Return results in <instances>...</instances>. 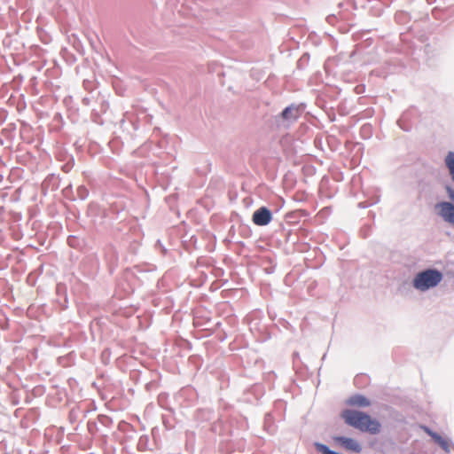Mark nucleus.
I'll return each mask as SVG.
<instances>
[{
	"instance_id": "nucleus-5",
	"label": "nucleus",
	"mask_w": 454,
	"mask_h": 454,
	"mask_svg": "<svg viewBox=\"0 0 454 454\" xmlns=\"http://www.w3.org/2000/svg\"><path fill=\"white\" fill-rule=\"evenodd\" d=\"M271 219V212L265 207H260L253 214V222L258 226L267 225Z\"/></svg>"
},
{
	"instance_id": "nucleus-4",
	"label": "nucleus",
	"mask_w": 454,
	"mask_h": 454,
	"mask_svg": "<svg viewBox=\"0 0 454 454\" xmlns=\"http://www.w3.org/2000/svg\"><path fill=\"white\" fill-rule=\"evenodd\" d=\"M333 441L347 450H350L356 453H359L362 450V447L359 442L353 438L335 436L333 437Z\"/></svg>"
},
{
	"instance_id": "nucleus-1",
	"label": "nucleus",
	"mask_w": 454,
	"mask_h": 454,
	"mask_svg": "<svg viewBox=\"0 0 454 454\" xmlns=\"http://www.w3.org/2000/svg\"><path fill=\"white\" fill-rule=\"evenodd\" d=\"M341 418L346 424L362 432H367L371 434L380 432V423L365 412L348 409L341 412Z\"/></svg>"
},
{
	"instance_id": "nucleus-8",
	"label": "nucleus",
	"mask_w": 454,
	"mask_h": 454,
	"mask_svg": "<svg viewBox=\"0 0 454 454\" xmlns=\"http://www.w3.org/2000/svg\"><path fill=\"white\" fill-rule=\"evenodd\" d=\"M299 108L295 106H288L281 114V116L285 120L294 121L299 117Z\"/></svg>"
},
{
	"instance_id": "nucleus-7",
	"label": "nucleus",
	"mask_w": 454,
	"mask_h": 454,
	"mask_svg": "<svg viewBox=\"0 0 454 454\" xmlns=\"http://www.w3.org/2000/svg\"><path fill=\"white\" fill-rule=\"evenodd\" d=\"M348 403L352 406H357V407H367L370 405V401L364 395H356L354 396H351L348 399Z\"/></svg>"
},
{
	"instance_id": "nucleus-9",
	"label": "nucleus",
	"mask_w": 454,
	"mask_h": 454,
	"mask_svg": "<svg viewBox=\"0 0 454 454\" xmlns=\"http://www.w3.org/2000/svg\"><path fill=\"white\" fill-rule=\"evenodd\" d=\"M445 164L454 183V152H450L445 158Z\"/></svg>"
},
{
	"instance_id": "nucleus-6",
	"label": "nucleus",
	"mask_w": 454,
	"mask_h": 454,
	"mask_svg": "<svg viewBox=\"0 0 454 454\" xmlns=\"http://www.w3.org/2000/svg\"><path fill=\"white\" fill-rule=\"evenodd\" d=\"M426 431L444 451H450L451 444L448 439L439 435L438 434L429 429H427Z\"/></svg>"
},
{
	"instance_id": "nucleus-3",
	"label": "nucleus",
	"mask_w": 454,
	"mask_h": 454,
	"mask_svg": "<svg viewBox=\"0 0 454 454\" xmlns=\"http://www.w3.org/2000/svg\"><path fill=\"white\" fill-rule=\"evenodd\" d=\"M438 215L442 219L454 226V205L450 202H440L435 205Z\"/></svg>"
},
{
	"instance_id": "nucleus-10",
	"label": "nucleus",
	"mask_w": 454,
	"mask_h": 454,
	"mask_svg": "<svg viewBox=\"0 0 454 454\" xmlns=\"http://www.w3.org/2000/svg\"><path fill=\"white\" fill-rule=\"evenodd\" d=\"M446 191L449 195V198L454 202V189H452L450 186H447Z\"/></svg>"
},
{
	"instance_id": "nucleus-2",
	"label": "nucleus",
	"mask_w": 454,
	"mask_h": 454,
	"mask_svg": "<svg viewBox=\"0 0 454 454\" xmlns=\"http://www.w3.org/2000/svg\"><path fill=\"white\" fill-rule=\"evenodd\" d=\"M442 280V274L437 270H426L416 275L413 286L420 291H426L436 286Z\"/></svg>"
}]
</instances>
